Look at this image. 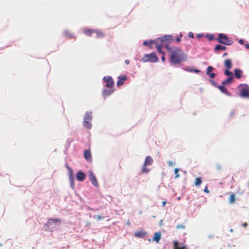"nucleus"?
Segmentation results:
<instances>
[{
  "label": "nucleus",
  "mask_w": 249,
  "mask_h": 249,
  "mask_svg": "<svg viewBox=\"0 0 249 249\" xmlns=\"http://www.w3.org/2000/svg\"><path fill=\"white\" fill-rule=\"evenodd\" d=\"M166 50L169 53L171 63L177 64L185 60L186 55L180 48L167 46Z\"/></svg>",
  "instance_id": "f257e3e1"
},
{
  "label": "nucleus",
  "mask_w": 249,
  "mask_h": 249,
  "mask_svg": "<svg viewBox=\"0 0 249 249\" xmlns=\"http://www.w3.org/2000/svg\"><path fill=\"white\" fill-rule=\"evenodd\" d=\"M219 43L225 45H231L233 43L231 39H230L227 35L222 33L218 35L217 38L215 39Z\"/></svg>",
  "instance_id": "f03ea898"
},
{
  "label": "nucleus",
  "mask_w": 249,
  "mask_h": 249,
  "mask_svg": "<svg viewBox=\"0 0 249 249\" xmlns=\"http://www.w3.org/2000/svg\"><path fill=\"white\" fill-rule=\"evenodd\" d=\"M142 61L143 62H157L159 61V58L155 53H152L149 54H145L142 57Z\"/></svg>",
  "instance_id": "7ed1b4c3"
},
{
  "label": "nucleus",
  "mask_w": 249,
  "mask_h": 249,
  "mask_svg": "<svg viewBox=\"0 0 249 249\" xmlns=\"http://www.w3.org/2000/svg\"><path fill=\"white\" fill-rule=\"evenodd\" d=\"M157 39L162 43L166 48V46H169V44L171 43L174 41V38L173 36L166 35Z\"/></svg>",
  "instance_id": "20e7f679"
},
{
  "label": "nucleus",
  "mask_w": 249,
  "mask_h": 249,
  "mask_svg": "<svg viewBox=\"0 0 249 249\" xmlns=\"http://www.w3.org/2000/svg\"><path fill=\"white\" fill-rule=\"evenodd\" d=\"M240 95L241 97L249 98V87L247 85L241 86Z\"/></svg>",
  "instance_id": "39448f33"
},
{
  "label": "nucleus",
  "mask_w": 249,
  "mask_h": 249,
  "mask_svg": "<svg viewBox=\"0 0 249 249\" xmlns=\"http://www.w3.org/2000/svg\"><path fill=\"white\" fill-rule=\"evenodd\" d=\"M65 167L69 171V177L71 182V186L72 188H73L74 186V178L73 174V170L72 168L71 167H70L68 164H65Z\"/></svg>",
  "instance_id": "423d86ee"
},
{
  "label": "nucleus",
  "mask_w": 249,
  "mask_h": 249,
  "mask_svg": "<svg viewBox=\"0 0 249 249\" xmlns=\"http://www.w3.org/2000/svg\"><path fill=\"white\" fill-rule=\"evenodd\" d=\"M103 80L106 83V87L109 88L113 87L114 83L111 76H105L103 78Z\"/></svg>",
  "instance_id": "0eeeda50"
},
{
  "label": "nucleus",
  "mask_w": 249,
  "mask_h": 249,
  "mask_svg": "<svg viewBox=\"0 0 249 249\" xmlns=\"http://www.w3.org/2000/svg\"><path fill=\"white\" fill-rule=\"evenodd\" d=\"M61 222V220L59 218H50L47 223L46 224V226L47 227H50L52 225V224L53 223L54 224L56 225L58 223L60 224Z\"/></svg>",
  "instance_id": "6e6552de"
},
{
  "label": "nucleus",
  "mask_w": 249,
  "mask_h": 249,
  "mask_svg": "<svg viewBox=\"0 0 249 249\" xmlns=\"http://www.w3.org/2000/svg\"><path fill=\"white\" fill-rule=\"evenodd\" d=\"M155 46L157 48L158 51L163 54V53L165 54V53L162 51V47L164 46L162 43H161L160 42L159 40L156 39V42H155Z\"/></svg>",
  "instance_id": "1a4fd4ad"
},
{
  "label": "nucleus",
  "mask_w": 249,
  "mask_h": 249,
  "mask_svg": "<svg viewBox=\"0 0 249 249\" xmlns=\"http://www.w3.org/2000/svg\"><path fill=\"white\" fill-rule=\"evenodd\" d=\"M127 76L126 75H120L118 77V80L117 82V86L119 87L124 84V81L126 80Z\"/></svg>",
  "instance_id": "9d476101"
},
{
  "label": "nucleus",
  "mask_w": 249,
  "mask_h": 249,
  "mask_svg": "<svg viewBox=\"0 0 249 249\" xmlns=\"http://www.w3.org/2000/svg\"><path fill=\"white\" fill-rule=\"evenodd\" d=\"M89 178L90 181L91 182L93 185H94L96 187H97L98 186L97 178L95 175L93 173H90L89 175Z\"/></svg>",
  "instance_id": "9b49d317"
},
{
  "label": "nucleus",
  "mask_w": 249,
  "mask_h": 249,
  "mask_svg": "<svg viewBox=\"0 0 249 249\" xmlns=\"http://www.w3.org/2000/svg\"><path fill=\"white\" fill-rule=\"evenodd\" d=\"M86 175L81 171H79L77 173L76 178L78 181H82L85 180Z\"/></svg>",
  "instance_id": "f8f14e48"
},
{
  "label": "nucleus",
  "mask_w": 249,
  "mask_h": 249,
  "mask_svg": "<svg viewBox=\"0 0 249 249\" xmlns=\"http://www.w3.org/2000/svg\"><path fill=\"white\" fill-rule=\"evenodd\" d=\"M213 69L214 68L212 66H208L207 69L206 74L211 78H214L216 75L214 73L211 72Z\"/></svg>",
  "instance_id": "ddd939ff"
},
{
  "label": "nucleus",
  "mask_w": 249,
  "mask_h": 249,
  "mask_svg": "<svg viewBox=\"0 0 249 249\" xmlns=\"http://www.w3.org/2000/svg\"><path fill=\"white\" fill-rule=\"evenodd\" d=\"M95 29H86L83 31L84 34L89 36H91L94 33Z\"/></svg>",
  "instance_id": "4468645a"
},
{
  "label": "nucleus",
  "mask_w": 249,
  "mask_h": 249,
  "mask_svg": "<svg viewBox=\"0 0 249 249\" xmlns=\"http://www.w3.org/2000/svg\"><path fill=\"white\" fill-rule=\"evenodd\" d=\"M84 158L88 161L91 160V155L89 150H85L84 151Z\"/></svg>",
  "instance_id": "2eb2a0df"
},
{
  "label": "nucleus",
  "mask_w": 249,
  "mask_h": 249,
  "mask_svg": "<svg viewBox=\"0 0 249 249\" xmlns=\"http://www.w3.org/2000/svg\"><path fill=\"white\" fill-rule=\"evenodd\" d=\"M94 33L96 34V37L97 38H101L105 36V33L98 29H95Z\"/></svg>",
  "instance_id": "dca6fc26"
},
{
  "label": "nucleus",
  "mask_w": 249,
  "mask_h": 249,
  "mask_svg": "<svg viewBox=\"0 0 249 249\" xmlns=\"http://www.w3.org/2000/svg\"><path fill=\"white\" fill-rule=\"evenodd\" d=\"M153 162L152 158L150 156H147L145 159L144 163L145 165H151Z\"/></svg>",
  "instance_id": "f3484780"
},
{
  "label": "nucleus",
  "mask_w": 249,
  "mask_h": 249,
  "mask_svg": "<svg viewBox=\"0 0 249 249\" xmlns=\"http://www.w3.org/2000/svg\"><path fill=\"white\" fill-rule=\"evenodd\" d=\"M161 238V233L160 232H156L154 234L153 240L155 241L157 243H159Z\"/></svg>",
  "instance_id": "a211bd4d"
},
{
  "label": "nucleus",
  "mask_w": 249,
  "mask_h": 249,
  "mask_svg": "<svg viewBox=\"0 0 249 249\" xmlns=\"http://www.w3.org/2000/svg\"><path fill=\"white\" fill-rule=\"evenodd\" d=\"M224 66L227 69H231L232 67V62L230 59H226L224 62Z\"/></svg>",
  "instance_id": "6ab92c4d"
},
{
  "label": "nucleus",
  "mask_w": 249,
  "mask_h": 249,
  "mask_svg": "<svg viewBox=\"0 0 249 249\" xmlns=\"http://www.w3.org/2000/svg\"><path fill=\"white\" fill-rule=\"evenodd\" d=\"M155 42H156V40H150L149 41H147L146 40V41H144L143 42V45H144V46H148L150 48H152L153 47L152 46L153 45H155Z\"/></svg>",
  "instance_id": "aec40b11"
},
{
  "label": "nucleus",
  "mask_w": 249,
  "mask_h": 249,
  "mask_svg": "<svg viewBox=\"0 0 249 249\" xmlns=\"http://www.w3.org/2000/svg\"><path fill=\"white\" fill-rule=\"evenodd\" d=\"M178 242L177 241H175L174 242V249H187L186 246H184L182 247H178Z\"/></svg>",
  "instance_id": "412c9836"
},
{
  "label": "nucleus",
  "mask_w": 249,
  "mask_h": 249,
  "mask_svg": "<svg viewBox=\"0 0 249 249\" xmlns=\"http://www.w3.org/2000/svg\"><path fill=\"white\" fill-rule=\"evenodd\" d=\"M64 35L66 37L69 38L70 39H72L74 38V36L73 35L72 33H71L70 31L68 30H65L64 32Z\"/></svg>",
  "instance_id": "4be33fe9"
},
{
  "label": "nucleus",
  "mask_w": 249,
  "mask_h": 249,
  "mask_svg": "<svg viewBox=\"0 0 249 249\" xmlns=\"http://www.w3.org/2000/svg\"><path fill=\"white\" fill-rule=\"evenodd\" d=\"M92 118L91 112H87L85 114L84 120L90 121Z\"/></svg>",
  "instance_id": "5701e85b"
},
{
  "label": "nucleus",
  "mask_w": 249,
  "mask_h": 249,
  "mask_svg": "<svg viewBox=\"0 0 249 249\" xmlns=\"http://www.w3.org/2000/svg\"><path fill=\"white\" fill-rule=\"evenodd\" d=\"M242 71L239 69H235L234 70L235 76L237 78H240L242 76Z\"/></svg>",
  "instance_id": "b1692460"
},
{
  "label": "nucleus",
  "mask_w": 249,
  "mask_h": 249,
  "mask_svg": "<svg viewBox=\"0 0 249 249\" xmlns=\"http://www.w3.org/2000/svg\"><path fill=\"white\" fill-rule=\"evenodd\" d=\"M113 91H114L113 89L108 90V89H104V90L103 91V95L104 96H109V95H110L111 94H112L113 92Z\"/></svg>",
  "instance_id": "393cba45"
},
{
  "label": "nucleus",
  "mask_w": 249,
  "mask_h": 249,
  "mask_svg": "<svg viewBox=\"0 0 249 249\" xmlns=\"http://www.w3.org/2000/svg\"><path fill=\"white\" fill-rule=\"evenodd\" d=\"M83 125L84 126L89 129H90L91 127L92 124L89 121L84 120L83 121Z\"/></svg>",
  "instance_id": "a878e982"
},
{
  "label": "nucleus",
  "mask_w": 249,
  "mask_h": 249,
  "mask_svg": "<svg viewBox=\"0 0 249 249\" xmlns=\"http://www.w3.org/2000/svg\"><path fill=\"white\" fill-rule=\"evenodd\" d=\"M146 234V233L144 231H139L135 233V235L136 237H140V238H143L144 237Z\"/></svg>",
  "instance_id": "bb28decb"
},
{
  "label": "nucleus",
  "mask_w": 249,
  "mask_h": 249,
  "mask_svg": "<svg viewBox=\"0 0 249 249\" xmlns=\"http://www.w3.org/2000/svg\"><path fill=\"white\" fill-rule=\"evenodd\" d=\"M226 50V47L225 46H222L221 45H217L215 46L214 48L215 51H220V50H223L225 51Z\"/></svg>",
  "instance_id": "cd10ccee"
},
{
  "label": "nucleus",
  "mask_w": 249,
  "mask_h": 249,
  "mask_svg": "<svg viewBox=\"0 0 249 249\" xmlns=\"http://www.w3.org/2000/svg\"><path fill=\"white\" fill-rule=\"evenodd\" d=\"M233 76H229L227 79L224 80L222 82V85H225L226 84H229L231 82V81L233 80Z\"/></svg>",
  "instance_id": "c85d7f7f"
},
{
  "label": "nucleus",
  "mask_w": 249,
  "mask_h": 249,
  "mask_svg": "<svg viewBox=\"0 0 249 249\" xmlns=\"http://www.w3.org/2000/svg\"><path fill=\"white\" fill-rule=\"evenodd\" d=\"M229 203H231V204H233L235 202V195L234 194H231L230 196V197L229 198Z\"/></svg>",
  "instance_id": "c756f323"
},
{
  "label": "nucleus",
  "mask_w": 249,
  "mask_h": 249,
  "mask_svg": "<svg viewBox=\"0 0 249 249\" xmlns=\"http://www.w3.org/2000/svg\"><path fill=\"white\" fill-rule=\"evenodd\" d=\"M202 182V179L200 177L196 178L195 181V185L196 186H199Z\"/></svg>",
  "instance_id": "7c9ffc66"
},
{
  "label": "nucleus",
  "mask_w": 249,
  "mask_h": 249,
  "mask_svg": "<svg viewBox=\"0 0 249 249\" xmlns=\"http://www.w3.org/2000/svg\"><path fill=\"white\" fill-rule=\"evenodd\" d=\"M218 89L220 90L221 92L223 93H226L227 89L224 86V85H221L218 87Z\"/></svg>",
  "instance_id": "2f4dec72"
},
{
  "label": "nucleus",
  "mask_w": 249,
  "mask_h": 249,
  "mask_svg": "<svg viewBox=\"0 0 249 249\" xmlns=\"http://www.w3.org/2000/svg\"><path fill=\"white\" fill-rule=\"evenodd\" d=\"M146 165H145L144 164H143V167L142 169V173H147L149 171V170L146 167Z\"/></svg>",
  "instance_id": "473e14b6"
},
{
  "label": "nucleus",
  "mask_w": 249,
  "mask_h": 249,
  "mask_svg": "<svg viewBox=\"0 0 249 249\" xmlns=\"http://www.w3.org/2000/svg\"><path fill=\"white\" fill-rule=\"evenodd\" d=\"M225 75L229 76H233L232 72L231 71H229V70L227 69L225 71Z\"/></svg>",
  "instance_id": "72a5a7b5"
},
{
  "label": "nucleus",
  "mask_w": 249,
  "mask_h": 249,
  "mask_svg": "<svg viewBox=\"0 0 249 249\" xmlns=\"http://www.w3.org/2000/svg\"><path fill=\"white\" fill-rule=\"evenodd\" d=\"M185 228V227L182 224L178 225L176 227V228L178 230L184 229Z\"/></svg>",
  "instance_id": "f704fd0d"
},
{
  "label": "nucleus",
  "mask_w": 249,
  "mask_h": 249,
  "mask_svg": "<svg viewBox=\"0 0 249 249\" xmlns=\"http://www.w3.org/2000/svg\"><path fill=\"white\" fill-rule=\"evenodd\" d=\"M179 171V169L178 168H176L174 170V172H175V174H176V177H175V178H178V177H179V174H178V172Z\"/></svg>",
  "instance_id": "c9c22d12"
},
{
  "label": "nucleus",
  "mask_w": 249,
  "mask_h": 249,
  "mask_svg": "<svg viewBox=\"0 0 249 249\" xmlns=\"http://www.w3.org/2000/svg\"><path fill=\"white\" fill-rule=\"evenodd\" d=\"M168 165L169 166H173L175 165V162L174 161L170 160L168 162Z\"/></svg>",
  "instance_id": "e433bc0d"
},
{
  "label": "nucleus",
  "mask_w": 249,
  "mask_h": 249,
  "mask_svg": "<svg viewBox=\"0 0 249 249\" xmlns=\"http://www.w3.org/2000/svg\"><path fill=\"white\" fill-rule=\"evenodd\" d=\"M182 34H180L179 35V36H178V37H177L176 38V41H177V42H178H178H179L180 41V40H181V37H182Z\"/></svg>",
  "instance_id": "4c0bfd02"
},
{
  "label": "nucleus",
  "mask_w": 249,
  "mask_h": 249,
  "mask_svg": "<svg viewBox=\"0 0 249 249\" xmlns=\"http://www.w3.org/2000/svg\"><path fill=\"white\" fill-rule=\"evenodd\" d=\"M188 36L190 38H194V35L193 33L192 32H190L188 33Z\"/></svg>",
  "instance_id": "58836bf2"
},
{
  "label": "nucleus",
  "mask_w": 249,
  "mask_h": 249,
  "mask_svg": "<svg viewBox=\"0 0 249 249\" xmlns=\"http://www.w3.org/2000/svg\"><path fill=\"white\" fill-rule=\"evenodd\" d=\"M94 217H96V218L98 220H101L104 219V217L101 216V215H97V216H94Z\"/></svg>",
  "instance_id": "ea45409f"
},
{
  "label": "nucleus",
  "mask_w": 249,
  "mask_h": 249,
  "mask_svg": "<svg viewBox=\"0 0 249 249\" xmlns=\"http://www.w3.org/2000/svg\"><path fill=\"white\" fill-rule=\"evenodd\" d=\"M207 37L210 40H212L213 39V36L212 35H208Z\"/></svg>",
  "instance_id": "a19ab883"
},
{
  "label": "nucleus",
  "mask_w": 249,
  "mask_h": 249,
  "mask_svg": "<svg viewBox=\"0 0 249 249\" xmlns=\"http://www.w3.org/2000/svg\"><path fill=\"white\" fill-rule=\"evenodd\" d=\"M161 60L162 62H164L165 61V54L163 53V54H162V56H161Z\"/></svg>",
  "instance_id": "79ce46f5"
},
{
  "label": "nucleus",
  "mask_w": 249,
  "mask_h": 249,
  "mask_svg": "<svg viewBox=\"0 0 249 249\" xmlns=\"http://www.w3.org/2000/svg\"><path fill=\"white\" fill-rule=\"evenodd\" d=\"M204 191L206 193H209V190H208L207 187L206 186L204 190Z\"/></svg>",
  "instance_id": "37998d69"
},
{
  "label": "nucleus",
  "mask_w": 249,
  "mask_h": 249,
  "mask_svg": "<svg viewBox=\"0 0 249 249\" xmlns=\"http://www.w3.org/2000/svg\"><path fill=\"white\" fill-rule=\"evenodd\" d=\"M242 226L244 228H246L248 226V223L247 222H245L243 223Z\"/></svg>",
  "instance_id": "c03bdc74"
},
{
  "label": "nucleus",
  "mask_w": 249,
  "mask_h": 249,
  "mask_svg": "<svg viewBox=\"0 0 249 249\" xmlns=\"http://www.w3.org/2000/svg\"><path fill=\"white\" fill-rule=\"evenodd\" d=\"M239 43L240 44H244V40L243 39H240L239 40Z\"/></svg>",
  "instance_id": "a18cd8bd"
},
{
  "label": "nucleus",
  "mask_w": 249,
  "mask_h": 249,
  "mask_svg": "<svg viewBox=\"0 0 249 249\" xmlns=\"http://www.w3.org/2000/svg\"><path fill=\"white\" fill-rule=\"evenodd\" d=\"M125 63L126 65H128L129 64V61L128 60H125Z\"/></svg>",
  "instance_id": "49530a36"
},
{
  "label": "nucleus",
  "mask_w": 249,
  "mask_h": 249,
  "mask_svg": "<svg viewBox=\"0 0 249 249\" xmlns=\"http://www.w3.org/2000/svg\"><path fill=\"white\" fill-rule=\"evenodd\" d=\"M245 45L247 49H249V44H246Z\"/></svg>",
  "instance_id": "de8ad7c7"
},
{
  "label": "nucleus",
  "mask_w": 249,
  "mask_h": 249,
  "mask_svg": "<svg viewBox=\"0 0 249 249\" xmlns=\"http://www.w3.org/2000/svg\"><path fill=\"white\" fill-rule=\"evenodd\" d=\"M166 203V201H163L162 203V206H164Z\"/></svg>",
  "instance_id": "09e8293b"
},
{
  "label": "nucleus",
  "mask_w": 249,
  "mask_h": 249,
  "mask_svg": "<svg viewBox=\"0 0 249 249\" xmlns=\"http://www.w3.org/2000/svg\"><path fill=\"white\" fill-rule=\"evenodd\" d=\"M194 71L196 73H198L200 71L198 70H194Z\"/></svg>",
  "instance_id": "8fccbe9b"
},
{
  "label": "nucleus",
  "mask_w": 249,
  "mask_h": 249,
  "mask_svg": "<svg viewBox=\"0 0 249 249\" xmlns=\"http://www.w3.org/2000/svg\"><path fill=\"white\" fill-rule=\"evenodd\" d=\"M228 55V53H225L223 55V57H225L226 56V55Z\"/></svg>",
  "instance_id": "3c124183"
},
{
  "label": "nucleus",
  "mask_w": 249,
  "mask_h": 249,
  "mask_svg": "<svg viewBox=\"0 0 249 249\" xmlns=\"http://www.w3.org/2000/svg\"><path fill=\"white\" fill-rule=\"evenodd\" d=\"M213 237V235H212V236H210L209 237L210 238H212Z\"/></svg>",
  "instance_id": "603ef678"
},
{
  "label": "nucleus",
  "mask_w": 249,
  "mask_h": 249,
  "mask_svg": "<svg viewBox=\"0 0 249 249\" xmlns=\"http://www.w3.org/2000/svg\"><path fill=\"white\" fill-rule=\"evenodd\" d=\"M212 83H213L214 85H215V83H214V82H213V81H212Z\"/></svg>",
  "instance_id": "864d4df0"
}]
</instances>
